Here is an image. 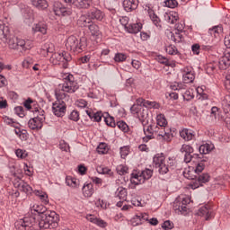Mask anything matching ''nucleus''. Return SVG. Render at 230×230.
Segmentation results:
<instances>
[{
  "instance_id": "obj_1",
  "label": "nucleus",
  "mask_w": 230,
  "mask_h": 230,
  "mask_svg": "<svg viewBox=\"0 0 230 230\" xmlns=\"http://www.w3.org/2000/svg\"><path fill=\"white\" fill-rule=\"evenodd\" d=\"M78 82L75 80V75L67 74L64 77L63 85H59V91L55 92L56 102L52 103V112L57 118H64L67 111L68 94H73L78 91ZM66 93H68L66 94Z\"/></svg>"
},
{
  "instance_id": "obj_2",
  "label": "nucleus",
  "mask_w": 230,
  "mask_h": 230,
  "mask_svg": "<svg viewBox=\"0 0 230 230\" xmlns=\"http://www.w3.org/2000/svg\"><path fill=\"white\" fill-rule=\"evenodd\" d=\"M57 226H58V223H57V213L55 211H48L46 214L40 216L27 215L14 223V227L17 230L54 229Z\"/></svg>"
},
{
  "instance_id": "obj_3",
  "label": "nucleus",
  "mask_w": 230,
  "mask_h": 230,
  "mask_svg": "<svg viewBox=\"0 0 230 230\" xmlns=\"http://www.w3.org/2000/svg\"><path fill=\"white\" fill-rule=\"evenodd\" d=\"M31 105H35V101H33L31 98H28L23 102V107H25L27 111H31V112H33V114L36 115L28 121V127L31 128V130L39 131L42 129V127H44V121H46V111H44V110H42L40 107L32 108Z\"/></svg>"
},
{
  "instance_id": "obj_4",
  "label": "nucleus",
  "mask_w": 230,
  "mask_h": 230,
  "mask_svg": "<svg viewBox=\"0 0 230 230\" xmlns=\"http://www.w3.org/2000/svg\"><path fill=\"white\" fill-rule=\"evenodd\" d=\"M153 164L155 168H158L160 175H166L169 172L177 166V160L174 156H169L167 159L164 154H156L153 158Z\"/></svg>"
},
{
  "instance_id": "obj_5",
  "label": "nucleus",
  "mask_w": 230,
  "mask_h": 230,
  "mask_svg": "<svg viewBox=\"0 0 230 230\" xmlns=\"http://www.w3.org/2000/svg\"><path fill=\"white\" fill-rule=\"evenodd\" d=\"M155 127L159 128V134L161 137H163L164 141H172V128L168 127V120H166L164 114L161 113L156 116Z\"/></svg>"
},
{
  "instance_id": "obj_6",
  "label": "nucleus",
  "mask_w": 230,
  "mask_h": 230,
  "mask_svg": "<svg viewBox=\"0 0 230 230\" xmlns=\"http://www.w3.org/2000/svg\"><path fill=\"white\" fill-rule=\"evenodd\" d=\"M227 67H230V54H226L225 56L221 57L218 60L213 61L208 63L206 67V71L208 75H213L217 73L218 69L226 70Z\"/></svg>"
},
{
  "instance_id": "obj_7",
  "label": "nucleus",
  "mask_w": 230,
  "mask_h": 230,
  "mask_svg": "<svg viewBox=\"0 0 230 230\" xmlns=\"http://www.w3.org/2000/svg\"><path fill=\"white\" fill-rule=\"evenodd\" d=\"M73 60L71 54L67 51H63L61 53L55 52L50 57V62L54 66H62L63 69H67L69 67V62Z\"/></svg>"
},
{
  "instance_id": "obj_8",
  "label": "nucleus",
  "mask_w": 230,
  "mask_h": 230,
  "mask_svg": "<svg viewBox=\"0 0 230 230\" xmlns=\"http://www.w3.org/2000/svg\"><path fill=\"white\" fill-rule=\"evenodd\" d=\"M66 48L68 51L81 53L84 48H87V41L84 38L78 40L76 36H69L66 41Z\"/></svg>"
},
{
  "instance_id": "obj_9",
  "label": "nucleus",
  "mask_w": 230,
  "mask_h": 230,
  "mask_svg": "<svg viewBox=\"0 0 230 230\" xmlns=\"http://www.w3.org/2000/svg\"><path fill=\"white\" fill-rule=\"evenodd\" d=\"M130 112L134 118H137L140 121L143 127L148 125V109L133 104L130 107Z\"/></svg>"
},
{
  "instance_id": "obj_10",
  "label": "nucleus",
  "mask_w": 230,
  "mask_h": 230,
  "mask_svg": "<svg viewBox=\"0 0 230 230\" xmlns=\"http://www.w3.org/2000/svg\"><path fill=\"white\" fill-rule=\"evenodd\" d=\"M190 202L191 199H190V197L184 195L176 198L173 203V209L175 213H178V215H186V213H188V204Z\"/></svg>"
},
{
  "instance_id": "obj_11",
  "label": "nucleus",
  "mask_w": 230,
  "mask_h": 230,
  "mask_svg": "<svg viewBox=\"0 0 230 230\" xmlns=\"http://www.w3.org/2000/svg\"><path fill=\"white\" fill-rule=\"evenodd\" d=\"M180 152L184 155V163H191L193 159H200V155L193 154L194 149L191 146L183 144L180 149ZM193 154V155H191Z\"/></svg>"
},
{
  "instance_id": "obj_12",
  "label": "nucleus",
  "mask_w": 230,
  "mask_h": 230,
  "mask_svg": "<svg viewBox=\"0 0 230 230\" xmlns=\"http://www.w3.org/2000/svg\"><path fill=\"white\" fill-rule=\"evenodd\" d=\"M197 215L199 217H203L205 220H211V218H215V211L213 210V206H211L209 203H207L199 207Z\"/></svg>"
},
{
  "instance_id": "obj_13",
  "label": "nucleus",
  "mask_w": 230,
  "mask_h": 230,
  "mask_svg": "<svg viewBox=\"0 0 230 230\" xmlns=\"http://www.w3.org/2000/svg\"><path fill=\"white\" fill-rule=\"evenodd\" d=\"M53 12L55 15H58V17H67L73 13L71 8L66 7V5L60 2H54Z\"/></svg>"
},
{
  "instance_id": "obj_14",
  "label": "nucleus",
  "mask_w": 230,
  "mask_h": 230,
  "mask_svg": "<svg viewBox=\"0 0 230 230\" xmlns=\"http://www.w3.org/2000/svg\"><path fill=\"white\" fill-rule=\"evenodd\" d=\"M65 3L70 6H75L79 10H89L94 6L93 0H65Z\"/></svg>"
},
{
  "instance_id": "obj_15",
  "label": "nucleus",
  "mask_w": 230,
  "mask_h": 230,
  "mask_svg": "<svg viewBox=\"0 0 230 230\" xmlns=\"http://www.w3.org/2000/svg\"><path fill=\"white\" fill-rule=\"evenodd\" d=\"M209 179H211V176H209L208 173L198 174L195 180L190 182V188L197 190V188H200V186H203L206 182H209Z\"/></svg>"
},
{
  "instance_id": "obj_16",
  "label": "nucleus",
  "mask_w": 230,
  "mask_h": 230,
  "mask_svg": "<svg viewBox=\"0 0 230 230\" xmlns=\"http://www.w3.org/2000/svg\"><path fill=\"white\" fill-rule=\"evenodd\" d=\"M32 217H39L40 215H46V213H48V208H46V207H44V205L42 204H39V203H33L31 204L30 207Z\"/></svg>"
},
{
  "instance_id": "obj_17",
  "label": "nucleus",
  "mask_w": 230,
  "mask_h": 230,
  "mask_svg": "<svg viewBox=\"0 0 230 230\" xmlns=\"http://www.w3.org/2000/svg\"><path fill=\"white\" fill-rule=\"evenodd\" d=\"M144 134H146V136H153V137H156V139H163L161 133H159V128L155 126V123L149 125L147 128L144 126Z\"/></svg>"
},
{
  "instance_id": "obj_18",
  "label": "nucleus",
  "mask_w": 230,
  "mask_h": 230,
  "mask_svg": "<svg viewBox=\"0 0 230 230\" xmlns=\"http://www.w3.org/2000/svg\"><path fill=\"white\" fill-rule=\"evenodd\" d=\"M14 186L15 188H18L20 191L26 193V195H31V191H33V189L31 186H30V184L21 181L20 179L14 180Z\"/></svg>"
},
{
  "instance_id": "obj_19",
  "label": "nucleus",
  "mask_w": 230,
  "mask_h": 230,
  "mask_svg": "<svg viewBox=\"0 0 230 230\" xmlns=\"http://www.w3.org/2000/svg\"><path fill=\"white\" fill-rule=\"evenodd\" d=\"M122 4L125 12H134L139 6V0H124Z\"/></svg>"
},
{
  "instance_id": "obj_20",
  "label": "nucleus",
  "mask_w": 230,
  "mask_h": 230,
  "mask_svg": "<svg viewBox=\"0 0 230 230\" xmlns=\"http://www.w3.org/2000/svg\"><path fill=\"white\" fill-rule=\"evenodd\" d=\"M88 30L94 40H98V39L102 37V31L96 23L92 22L90 25H88Z\"/></svg>"
},
{
  "instance_id": "obj_21",
  "label": "nucleus",
  "mask_w": 230,
  "mask_h": 230,
  "mask_svg": "<svg viewBox=\"0 0 230 230\" xmlns=\"http://www.w3.org/2000/svg\"><path fill=\"white\" fill-rule=\"evenodd\" d=\"M31 4L36 8L37 10H48L49 4H48V0H30Z\"/></svg>"
},
{
  "instance_id": "obj_22",
  "label": "nucleus",
  "mask_w": 230,
  "mask_h": 230,
  "mask_svg": "<svg viewBox=\"0 0 230 230\" xmlns=\"http://www.w3.org/2000/svg\"><path fill=\"white\" fill-rule=\"evenodd\" d=\"M192 53L194 55H199L200 53V49L203 51H213L214 47L211 45H201L199 46V44H193L191 46Z\"/></svg>"
},
{
  "instance_id": "obj_23",
  "label": "nucleus",
  "mask_w": 230,
  "mask_h": 230,
  "mask_svg": "<svg viewBox=\"0 0 230 230\" xmlns=\"http://www.w3.org/2000/svg\"><path fill=\"white\" fill-rule=\"evenodd\" d=\"M103 12H102L98 8H93L90 12H88V17L90 19L95 20V21H102L103 20Z\"/></svg>"
},
{
  "instance_id": "obj_24",
  "label": "nucleus",
  "mask_w": 230,
  "mask_h": 230,
  "mask_svg": "<svg viewBox=\"0 0 230 230\" xmlns=\"http://www.w3.org/2000/svg\"><path fill=\"white\" fill-rule=\"evenodd\" d=\"M142 29H143V24L138 22V23L128 24V27H126L125 31H128V33L136 35L137 33H139V31H141Z\"/></svg>"
},
{
  "instance_id": "obj_25",
  "label": "nucleus",
  "mask_w": 230,
  "mask_h": 230,
  "mask_svg": "<svg viewBox=\"0 0 230 230\" xmlns=\"http://www.w3.org/2000/svg\"><path fill=\"white\" fill-rule=\"evenodd\" d=\"M32 31L35 33L40 32L42 35H46V33H48V24H46L44 22H39L32 27Z\"/></svg>"
},
{
  "instance_id": "obj_26",
  "label": "nucleus",
  "mask_w": 230,
  "mask_h": 230,
  "mask_svg": "<svg viewBox=\"0 0 230 230\" xmlns=\"http://www.w3.org/2000/svg\"><path fill=\"white\" fill-rule=\"evenodd\" d=\"M85 112L92 121H96L97 123H100L102 118H103V113H102V111L94 112L93 110H86Z\"/></svg>"
},
{
  "instance_id": "obj_27",
  "label": "nucleus",
  "mask_w": 230,
  "mask_h": 230,
  "mask_svg": "<svg viewBox=\"0 0 230 230\" xmlns=\"http://www.w3.org/2000/svg\"><path fill=\"white\" fill-rule=\"evenodd\" d=\"M129 181L131 184H135V186H139V184H144L145 178H143V175L141 174V172H138V173L133 172L131 173Z\"/></svg>"
},
{
  "instance_id": "obj_28",
  "label": "nucleus",
  "mask_w": 230,
  "mask_h": 230,
  "mask_svg": "<svg viewBox=\"0 0 230 230\" xmlns=\"http://www.w3.org/2000/svg\"><path fill=\"white\" fill-rule=\"evenodd\" d=\"M77 24L81 28H89L90 24H93V22L91 21V17L87 14H82L79 19L77 20Z\"/></svg>"
},
{
  "instance_id": "obj_29",
  "label": "nucleus",
  "mask_w": 230,
  "mask_h": 230,
  "mask_svg": "<svg viewBox=\"0 0 230 230\" xmlns=\"http://www.w3.org/2000/svg\"><path fill=\"white\" fill-rule=\"evenodd\" d=\"M181 137L184 139V141H191L193 137H195V134L191 129L184 128L180 132Z\"/></svg>"
},
{
  "instance_id": "obj_30",
  "label": "nucleus",
  "mask_w": 230,
  "mask_h": 230,
  "mask_svg": "<svg viewBox=\"0 0 230 230\" xmlns=\"http://www.w3.org/2000/svg\"><path fill=\"white\" fill-rule=\"evenodd\" d=\"M215 148V145L213 144H203L199 146V157H201L200 155H204L206 154H209V152H211L213 149Z\"/></svg>"
},
{
  "instance_id": "obj_31",
  "label": "nucleus",
  "mask_w": 230,
  "mask_h": 230,
  "mask_svg": "<svg viewBox=\"0 0 230 230\" xmlns=\"http://www.w3.org/2000/svg\"><path fill=\"white\" fill-rule=\"evenodd\" d=\"M34 194L36 197H39L41 203H43L45 206L47 204H49V198H48V193L42 191V190H34Z\"/></svg>"
},
{
  "instance_id": "obj_32",
  "label": "nucleus",
  "mask_w": 230,
  "mask_h": 230,
  "mask_svg": "<svg viewBox=\"0 0 230 230\" xmlns=\"http://www.w3.org/2000/svg\"><path fill=\"white\" fill-rule=\"evenodd\" d=\"M128 193L127 192V189L123 187H119L115 191L116 199H119V200H127V196Z\"/></svg>"
},
{
  "instance_id": "obj_33",
  "label": "nucleus",
  "mask_w": 230,
  "mask_h": 230,
  "mask_svg": "<svg viewBox=\"0 0 230 230\" xmlns=\"http://www.w3.org/2000/svg\"><path fill=\"white\" fill-rule=\"evenodd\" d=\"M222 31H224V28H222L220 25L215 26L208 30L209 35H211V37H215V39H218V37L222 35Z\"/></svg>"
},
{
  "instance_id": "obj_34",
  "label": "nucleus",
  "mask_w": 230,
  "mask_h": 230,
  "mask_svg": "<svg viewBox=\"0 0 230 230\" xmlns=\"http://www.w3.org/2000/svg\"><path fill=\"white\" fill-rule=\"evenodd\" d=\"M82 190L84 197H93V194L94 193L93 183H85Z\"/></svg>"
},
{
  "instance_id": "obj_35",
  "label": "nucleus",
  "mask_w": 230,
  "mask_h": 230,
  "mask_svg": "<svg viewBox=\"0 0 230 230\" xmlns=\"http://www.w3.org/2000/svg\"><path fill=\"white\" fill-rule=\"evenodd\" d=\"M155 60H157L159 64H163V66H166L167 67H172L173 66L172 61H170L166 57H164L163 55L156 56Z\"/></svg>"
},
{
  "instance_id": "obj_36",
  "label": "nucleus",
  "mask_w": 230,
  "mask_h": 230,
  "mask_svg": "<svg viewBox=\"0 0 230 230\" xmlns=\"http://www.w3.org/2000/svg\"><path fill=\"white\" fill-rule=\"evenodd\" d=\"M23 17L26 21H28V22H33L34 16L32 9L30 7H26L23 10Z\"/></svg>"
},
{
  "instance_id": "obj_37",
  "label": "nucleus",
  "mask_w": 230,
  "mask_h": 230,
  "mask_svg": "<svg viewBox=\"0 0 230 230\" xmlns=\"http://www.w3.org/2000/svg\"><path fill=\"white\" fill-rule=\"evenodd\" d=\"M97 152L101 155H105V154H109V145H107V143L105 142L100 143L97 146Z\"/></svg>"
},
{
  "instance_id": "obj_38",
  "label": "nucleus",
  "mask_w": 230,
  "mask_h": 230,
  "mask_svg": "<svg viewBox=\"0 0 230 230\" xmlns=\"http://www.w3.org/2000/svg\"><path fill=\"white\" fill-rule=\"evenodd\" d=\"M14 133L21 141H28V131L26 129H14Z\"/></svg>"
},
{
  "instance_id": "obj_39",
  "label": "nucleus",
  "mask_w": 230,
  "mask_h": 230,
  "mask_svg": "<svg viewBox=\"0 0 230 230\" xmlns=\"http://www.w3.org/2000/svg\"><path fill=\"white\" fill-rule=\"evenodd\" d=\"M206 161H208V158H203L200 161V163H198V164L196 165L194 169V172H196L197 175H199V173H202V172L204 171V168H206V165L204 164Z\"/></svg>"
},
{
  "instance_id": "obj_40",
  "label": "nucleus",
  "mask_w": 230,
  "mask_h": 230,
  "mask_svg": "<svg viewBox=\"0 0 230 230\" xmlns=\"http://www.w3.org/2000/svg\"><path fill=\"white\" fill-rule=\"evenodd\" d=\"M181 96L183 100L186 102H191L193 98H195V95L193 94V90H185V92H181Z\"/></svg>"
},
{
  "instance_id": "obj_41",
  "label": "nucleus",
  "mask_w": 230,
  "mask_h": 230,
  "mask_svg": "<svg viewBox=\"0 0 230 230\" xmlns=\"http://www.w3.org/2000/svg\"><path fill=\"white\" fill-rule=\"evenodd\" d=\"M193 172H195L193 168L185 169L183 171V177H185V179H189L190 181H195L197 175H194Z\"/></svg>"
},
{
  "instance_id": "obj_42",
  "label": "nucleus",
  "mask_w": 230,
  "mask_h": 230,
  "mask_svg": "<svg viewBox=\"0 0 230 230\" xmlns=\"http://www.w3.org/2000/svg\"><path fill=\"white\" fill-rule=\"evenodd\" d=\"M106 117L103 116V119L106 123V125L108 127H111L112 128H114V127H116V121L114 120V117H111V115H109V113H106Z\"/></svg>"
},
{
  "instance_id": "obj_43",
  "label": "nucleus",
  "mask_w": 230,
  "mask_h": 230,
  "mask_svg": "<svg viewBox=\"0 0 230 230\" xmlns=\"http://www.w3.org/2000/svg\"><path fill=\"white\" fill-rule=\"evenodd\" d=\"M42 49L46 51L47 55H53V53H55V45H53V43H45Z\"/></svg>"
},
{
  "instance_id": "obj_44",
  "label": "nucleus",
  "mask_w": 230,
  "mask_h": 230,
  "mask_svg": "<svg viewBox=\"0 0 230 230\" xmlns=\"http://www.w3.org/2000/svg\"><path fill=\"white\" fill-rule=\"evenodd\" d=\"M66 184L70 186L71 188H76L78 186V180L76 178H73L71 176H66Z\"/></svg>"
},
{
  "instance_id": "obj_45",
  "label": "nucleus",
  "mask_w": 230,
  "mask_h": 230,
  "mask_svg": "<svg viewBox=\"0 0 230 230\" xmlns=\"http://www.w3.org/2000/svg\"><path fill=\"white\" fill-rule=\"evenodd\" d=\"M165 20L167 22H170V24H175L177 21L179 20V16L173 13H170L169 14L165 15Z\"/></svg>"
},
{
  "instance_id": "obj_46",
  "label": "nucleus",
  "mask_w": 230,
  "mask_h": 230,
  "mask_svg": "<svg viewBox=\"0 0 230 230\" xmlns=\"http://www.w3.org/2000/svg\"><path fill=\"white\" fill-rule=\"evenodd\" d=\"M16 45H17V49H19V48H22L23 51H26V49H30V46H28V43L26 42V40L22 39L17 38Z\"/></svg>"
},
{
  "instance_id": "obj_47",
  "label": "nucleus",
  "mask_w": 230,
  "mask_h": 230,
  "mask_svg": "<svg viewBox=\"0 0 230 230\" xmlns=\"http://www.w3.org/2000/svg\"><path fill=\"white\" fill-rule=\"evenodd\" d=\"M140 173L144 181H148V179H152V176L154 175V171L151 169H145Z\"/></svg>"
},
{
  "instance_id": "obj_48",
  "label": "nucleus",
  "mask_w": 230,
  "mask_h": 230,
  "mask_svg": "<svg viewBox=\"0 0 230 230\" xmlns=\"http://www.w3.org/2000/svg\"><path fill=\"white\" fill-rule=\"evenodd\" d=\"M119 154L121 159H126L127 155L130 154V147L128 146H124L119 148Z\"/></svg>"
},
{
  "instance_id": "obj_49",
  "label": "nucleus",
  "mask_w": 230,
  "mask_h": 230,
  "mask_svg": "<svg viewBox=\"0 0 230 230\" xmlns=\"http://www.w3.org/2000/svg\"><path fill=\"white\" fill-rule=\"evenodd\" d=\"M198 94H199V100H201V102H204V100H208L209 95L208 93H204V89L202 87H198L196 89Z\"/></svg>"
},
{
  "instance_id": "obj_50",
  "label": "nucleus",
  "mask_w": 230,
  "mask_h": 230,
  "mask_svg": "<svg viewBox=\"0 0 230 230\" xmlns=\"http://www.w3.org/2000/svg\"><path fill=\"white\" fill-rule=\"evenodd\" d=\"M182 80H183L184 84H193V82L195 80V73L182 75Z\"/></svg>"
},
{
  "instance_id": "obj_51",
  "label": "nucleus",
  "mask_w": 230,
  "mask_h": 230,
  "mask_svg": "<svg viewBox=\"0 0 230 230\" xmlns=\"http://www.w3.org/2000/svg\"><path fill=\"white\" fill-rule=\"evenodd\" d=\"M171 40L175 42V44H179V42H182V34L180 32L172 33L171 32Z\"/></svg>"
},
{
  "instance_id": "obj_52",
  "label": "nucleus",
  "mask_w": 230,
  "mask_h": 230,
  "mask_svg": "<svg viewBox=\"0 0 230 230\" xmlns=\"http://www.w3.org/2000/svg\"><path fill=\"white\" fill-rule=\"evenodd\" d=\"M149 17H150L153 24H155V26H156V28H162L161 18H159V16H157V14H155V13L151 14Z\"/></svg>"
},
{
  "instance_id": "obj_53",
  "label": "nucleus",
  "mask_w": 230,
  "mask_h": 230,
  "mask_svg": "<svg viewBox=\"0 0 230 230\" xmlns=\"http://www.w3.org/2000/svg\"><path fill=\"white\" fill-rule=\"evenodd\" d=\"M166 53L168 55H179V50L177 49V47L175 45H169L165 48Z\"/></svg>"
},
{
  "instance_id": "obj_54",
  "label": "nucleus",
  "mask_w": 230,
  "mask_h": 230,
  "mask_svg": "<svg viewBox=\"0 0 230 230\" xmlns=\"http://www.w3.org/2000/svg\"><path fill=\"white\" fill-rule=\"evenodd\" d=\"M144 107H146V109H159L161 105H159V103L156 102L146 101Z\"/></svg>"
},
{
  "instance_id": "obj_55",
  "label": "nucleus",
  "mask_w": 230,
  "mask_h": 230,
  "mask_svg": "<svg viewBox=\"0 0 230 230\" xmlns=\"http://www.w3.org/2000/svg\"><path fill=\"white\" fill-rule=\"evenodd\" d=\"M117 172L119 175H126V173H128V167L127 165L120 164L117 167Z\"/></svg>"
},
{
  "instance_id": "obj_56",
  "label": "nucleus",
  "mask_w": 230,
  "mask_h": 230,
  "mask_svg": "<svg viewBox=\"0 0 230 230\" xmlns=\"http://www.w3.org/2000/svg\"><path fill=\"white\" fill-rule=\"evenodd\" d=\"M15 155L19 159H26V157H28V152L22 149H16Z\"/></svg>"
},
{
  "instance_id": "obj_57",
  "label": "nucleus",
  "mask_w": 230,
  "mask_h": 230,
  "mask_svg": "<svg viewBox=\"0 0 230 230\" xmlns=\"http://www.w3.org/2000/svg\"><path fill=\"white\" fill-rule=\"evenodd\" d=\"M127 60V55L123 53H116L114 57V61L115 62H125Z\"/></svg>"
},
{
  "instance_id": "obj_58",
  "label": "nucleus",
  "mask_w": 230,
  "mask_h": 230,
  "mask_svg": "<svg viewBox=\"0 0 230 230\" xmlns=\"http://www.w3.org/2000/svg\"><path fill=\"white\" fill-rule=\"evenodd\" d=\"M226 107H227V108L230 107V94L227 95V96L226 97V99L223 101V109H224V112H225V114H228V113H229V111H228L227 108H226Z\"/></svg>"
},
{
  "instance_id": "obj_59",
  "label": "nucleus",
  "mask_w": 230,
  "mask_h": 230,
  "mask_svg": "<svg viewBox=\"0 0 230 230\" xmlns=\"http://www.w3.org/2000/svg\"><path fill=\"white\" fill-rule=\"evenodd\" d=\"M14 113L19 116V118H24L26 113H24V108L22 106H17L14 108Z\"/></svg>"
},
{
  "instance_id": "obj_60",
  "label": "nucleus",
  "mask_w": 230,
  "mask_h": 230,
  "mask_svg": "<svg viewBox=\"0 0 230 230\" xmlns=\"http://www.w3.org/2000/svg\"><path fill=\"white\" fill-rule=\"evenodd\" d=\"M33 66V58L31 57L26 58L22 62V66L25 67V69H30Z\"/></svg>"
},
{
  "instance_id": "obj_61",
  "label": "nucleus",
  "mask_w": 230,
  "mask_h": 230,
  "mask_svg": "<svg viewBox=\"0 0 230 230\" xmlns=\"http://www.w3.org/2000/svg\"><path fill=\"white\" fill-rule=\"evenodd\" d=\"M179 3L177 0H165L164 1V6L167 8H177Z\"/></svg>"
},
{
  "instance_id": "obj_62",
  "label": "nucleus",
  "mask_w": 230,
  "mask_h": 230,
  "mask_svg": "<svg viewBox=\"0 0 230 230\" xmlns=\"http://www.w3.org/2000/svg\"><path fill=\"white\" fill-rule=\"evenodd\" d=\"M117 127L119 130H122V132H128V125L123 120L117 122Z\"/></svg>"
},
{
  "instance_id": "obj_63",
  "label": "nucleus",
  "mask_w": 230,
  "mask_h": 230,
  "mask_svg": "<svg viewBox=\"0 0 230 230\" xmlns=\"http://www.w3.org/2000/svg\"><path fill=\"white\" fill-rule=\"evenodd\" d=\"M8 46L10 49H17V38L13 37L9 39Z\"/></svg>"
},
{
  "instance_id": "obj_64",
  "label": "nucleus",
  "mask_w": 230,
  "mask_h": 230,
  "mask_svg": "<svg viewBox=\"0 0 230 230\" xmlns=\"http://www.w3.org/2000/svg\"><path fill=\"white\" fill-rule=\"evenodd\" d=\"M162 228L164 230L173 229V222L166 220L162 224Z\"/></svg>"
}]
</instances>
